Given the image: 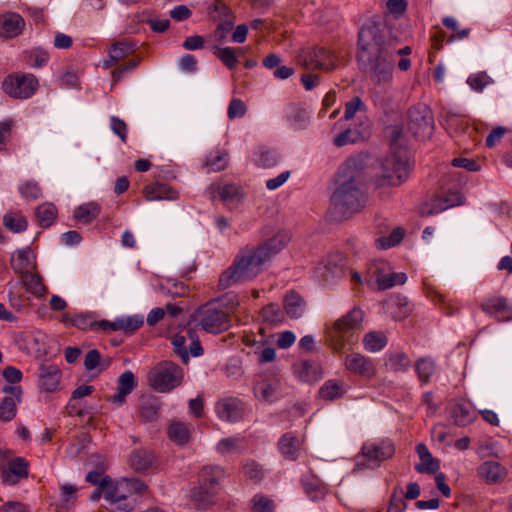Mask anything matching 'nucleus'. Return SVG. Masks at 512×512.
<instances>
[{
    "label": "nucleus",
    "mask_w": 512,
    "mask_h": 512,
    "mask_svg": "<svg viewBox=\"0 0 512 512\" xmlns=\"http://www.w3.org/2000/svg\"><path fill=\"white\" fill-rule=\"evenodd\" d=\"M3 222L5 227H7L9 230L15 233H19L26 230L28 225L26 219L23 216L17 214L5 215L3 218Z\"/></svg>",
    "instance_id": "47"
},
{
    "label": "nucleus",
    "mask_w": 512,
    "mask_h": 512,
    "mask_svg": "<svg viewBox=\"0 0 512 512\" xmlns=\"http://www.w3.org/2000/svg\"><path fill=\"white\" fill-rule=\"evenodd\" d=\"M39 82L30 73H13L7 75L2 82L3 92L14 99H28L38 90Z\"/></svg>",
    "instance_id": "8"
},
{
    "label": "nucleus",
    "mask_w": 512,
    "mask_h": 512,
    "mask_svg": "<svg viewBox=\"0 0 512 512\" xmlns=\"http://www.w3.org/2000/svg\"><path fill=\"white\" fill-rule=\"evenodd\" d=\"M335 185L330 199V213L334 220L342 221L350 218L365 207L368 195L361 160L347 159L336 173Z\"/></svg>",
    "instance_id": "2"
},
{
    "label": "nucleus",
    "mask_w": 512,
    "mask_h": 512,
    "mask_svg": "<svg viewBox=\"0 0 512 512\" xmlns=\"http://www.w3.org/2000/svg\"><path fill=\"white\" fill-rule=\"evenodd\" d=\"M35 214L39 224L47 228L53 224L57 215V209L52 203H44L37 207Z\"/></svg>",
    "instance_id": "38"
},
{
    "label": "nucleus",
    "mask_w": 512,
    "mask_h": 512,
    "mask_svg": "<svg viewBox=\"0 0 512 512\" xmlns=\"http://www.w3.org/2000/svg\"><path fill=\"white\" fill-rule=\"evenodd\" d=\"M363 102L359 97H354L345 105L344 118L350 120L354 117L355 113L362 107Z\"/></svg>",
    "instance_id": "63"
},
{
    "label": "nucleus",
    "mask_w": 512,
    "mask_h": 512,
    "mask_svg": "<svg viewBox=\"0 0 512 512\" xmlns=\"http://www.w3.org/2000/svg\"><path fill=\"white\" fill-rule=\"evenodd\" d=\"M94 319L91 314H78L71 318V326H75L81 330H93Z\"/></svg>",
    "instance_id": "61"
},
{
    "label": "nucleus",
    "mask_w": 512,
    "mask_h": 512,
    "mask_svg": "<svg viewBox=\"0 0 512 512\" xmlns=\"http://www.w3.org/2000/svg\"><path fill=\"white\" fill-rule=\"evenodd\" d=\"M100 360L101 354L99 351L96 349L90 350L85 356L84 366L88 371H91L99 365Z\"/></svg>",
    "instance_id": "64"
},
{
    "label": "nucleus",
    "mask_w": 512,
    "mask_h": 512,
    "mask_svg": "<svg viewBox=\"0 0 512 512\" xmlns=\"http://www.w3.org/2000/svg\"><path fill=\"white\" fill-rule=\"evenodd\" d=\"M17 399L13 396H6L0 403V419L3 421H11L16 416Z\"/></svg>",
    "instance_id": "46"
},
{
    "label": "nucleus",
    "mask_w": 512,
    "mask_h": 512,
    "mask_svg": "<svg viewBox=\"0 0 512 512\" xmlns=\"http://www.w3.org/2000/svg\"><path fill=\"white\" fill-rule=\"evenodd\" d=\"M214 54L222 61V63L229 69L236 67L238 63L235 49L231 47L216 48Z\"/></svg>",
    "instance_id": "48"
},
{
    "label": "nucleus",
    "mask_w": 512,
    "mask_h": 512,
    "mask_svg": "<svg viewBox=\"0 0 512 512\" xmlns=\"http://www.w3.org/2000/svg\"><path fill=\"white\" fill-rule=\"evenodd\" d=\"M468 84L474 90L481 91L485 88L490 82L491 78L485 72H480L474 75H471L468 80Z\"/></svg>",
    "instance_id": "60"
},
{
    "label": "nucleus",
    "mask_w": 512,
    "mask_h": 512,
    "mask_svg": "<svg viewBox=\"0 0 512 512\" xmlns=\"http://www.w3.org/2000/svg\"><path fill=\"white\" fill-rule=\"evenodd\" d=\"M276 390V384L267 381H260L254 385L255 396L266 402H272L274 400Z\"/></svg>",
    "instance_id": "44"
},
{
    "label": "nucleus",
    "mask_w": 512,
    "mask_h": 512,
    "mask_svg": "<svg viewBox=\"0 0 512 512\" xmlns=\"http://www.w3.org/2000/svg\"><path fill=\"white\" fill-rule=\"evenodd\" d=\"M205 166L213 172L224 170L228 166V153L225 151L211 153L205 161Z\"/></svg>",
    "instance_id": "45"
},
{
    "label": "nucleus",
    "mask_w": 512,
    "mask_h": 512,
    "mask_svg": "<svg viewBox=\"0 0 512 512\" xmlns=\"http://www.w3.org/2000/svg\"><path fill=\"white\" fill-rule=\"evenodd\" d=\"M215 410L219 418L227 422H237L242 419L244 414L243 403L233 397L218 401Z\"/></svg>",
    "instance_id": "16"
},
{
    "label": "nucleus",
    "mask_w": 512,
    "mask_h": 512,
    "mask_svg": "<svg viewBox=\"0 0 512 512\" xmlns=\"http://www.w3.org/2000/svg\"><path fill=\"white\" fill-rule=\"evenodd\" d=\"M411 365V360L404 352L392 353L385 362V367L393 372H405Z\"/></svg>",
    "instance_id": "36"
},
{
    "label": "nucleus",
    "mask_w": 512,
    "mask_h": 512,
    "mask_svg": "<svg viewBox=\"0 0 512 512\" xmlns=\"http://www.w3.org/2000/svg\"><path fill=\"white\" fill-rule=\"evenodd\" d=\"M415 369L420 381L427 383L435 372V362L429 357L420 358L415 363Z\"/></svg>",
    "instance_id": "41"
},
{
    "label": "nucleus",
    "mask_w": 512,
    "mask_h": 512,
    "mask_svg": "<svg viewBox=\"0 0 512 512\" xmlns=\"http://www.w3.org/2000/svg\"><path fill=\"white\" fill-rule=\"evenodd\" d=\"M404 237V230L400 227L395 228L388 237H380L377 239L378 246L381 249H388L399 244Z\"/></svg>",
    "instance_id": "49"
},
{
    "label": "nucleus",
    "mask_w": 512,
    "mask_h": 512,
    "mask_svg": "<svg viewBox=\"0 0 512 512\" xmlns=\"http://www.w3.org/2000/svg\"><path fill=\"white\" fill-rule=\"evenodd\" d=\"M154 461V455L148 450H134L130 457V466L136 471H145L149 469Z\"/></svg>",
    "instance_id": "30"
},
{
    "label": "nucleus",
    "mask_w": 512,
    "mask_h": 512,
    "mask_svg": "<svg viewBox=\"0 0 512 512\" xmlns=\"http://www.w3.org/2000/svg\"><path fill=\"white\" fill-rule=\"evenodd\" d=\"M19 190L25 198L30 200H36L41 196V189L36 182L26 181Z\"/></svg>",
    "instance_id": "58"
},
{
    "label": "nucleus",
    "mask_w": 512,
    "mask_h": 512,
    "mask_svg": "<svg viewBox=\"0 0 512 512\" xmlns=\"http://www.w3.org/2000/svg\"><path fill=\"white\" fill-rule=\"evenodd\" d=\"M394 454L395 446L389 439L365 443L355 457V468L363 470L379 467L381 462L390 459Z\"/></svg>",
    "instance_id": "6"
},
{
    "label": "nucleus",
    "mask_w": 512,
    "mask_h": 512,
    "mask_svg": "<svg viewBox=\"0 0 512 512\" xmlns=\"http://www.w3.org/2000/svg\"><path fill=\"white\" fill-rule=\"evenodd\" d=\"M246 111H247V107H246L245 103L239 98H234L231 100V102L228 106L227 115H228V118L230 120H232L235 118L243 117L246 114Z\"/></svg>",
    "instance_id": "54"
},
{
    "label": "nucleus",
    "mask_w": 512,
    "mask_h": 512,
    "mask_svg": "<svg viewBox=\"0 0 512 512\" xmlns=\"http://www.w3.org/2000/svg\"><path fill=\"white\" fill-rule=\"evenodd\" d=\"M364 313L353 308L326 329V344L334 351L341 352L346 345L356 341L355 332L361 326Z\"/></svg>",
    "instance_id": "5"
},
{
    "label": "nucleus",
    "mask_w": 512,
    "mask_h": 512,
    "mask_svg": "<svg viewBox=\"0 0 512 512\" xmlns=\"http://www.w3.org/2000/svg\"><path fill=\"white\" fill-rule=\"evenodd\" d=\"M192 428L189 423L172 420L168 426L167 434L171 441L183 446L190 441Z\"/></svg>",
    "instance_id": "25"
},
{
    "label": "nucleus",
    "mask_w": 512,
    "mask_h": 512,
    "mask_svg": "<svg viewBox=\"0 0 512 512\" xmlns=\"http://www.w3.org/2000/svg\"><path fill=\"white\" fill-rule=\"evenodd\" d=\"M194 317L201 328L208 333L218 334L230 327L229 314L223 309L217 308L213 303L199 308Z\"/></svg>",
    "instance_id": "10"
},
{
    "label": "nucleus",
    "mask_w": 512,
    "mask_h": 512,
    "mask_svg": "<svg viewBox=\"0 0 512 512\" xmlns=\"http://www.w3.org/2000/svg\"><path fill=\"white\" fill-rule=\"evenodd\" d=\"M344 366L348 372L364 378H373L376 375L374 361L358 352L347 354L344 359Z\"/></svg>",
    "instance_id": "12"
},
{
    "label": "nucleus",
    "mask_w": 512,
    "mask_h": 512,
    "mask_svg": "<svg viewBox=\"0 0 512 512\" xmlns=\"http://www.w3.org/2000/svg\"><path fill=\"white\" fill-rule=\"evenodd\" d=\"M481 308L485 313L496 316L499 321L511 318L512 307L508 304V300L505 297L489 298L481 304Z\"/></svg>",
    "instance_id": "20"
},
{
    "label": "nucleus",
    "mask_w": 512,
    "mask_h": 512,
    "mask_svg": "<svg viewBox=\"0 0 512 512\" xmlns=\"http://www.w3.org/2000/svg\"><path fill=\"white\" fill-rule=\"evenodd\" d=\"M251 509L253 512H272L274 503L263 495H255L251 499Z\"/></svg>",
    "instance_id": "52"
},
{
    "label": "nucleus",
    "mask_w": 512,
    "mask_h": 512,
    "mask_svg": "<svg viewBox=\"0 0 512 512\" xmlns=\"http://www.w3.org/2000/svg\"><path fill=\"white\" fill-rule=\"evenodd\" d=\"M345 393L344 383L340 380H328L319 389V395L325 400H335Z\"/></svg>",
    "instance_id": "34"
},
{
    "label": "nucleus",
    "mask_w": 512,
    "mask_h": 512,
    "mask_svg": "<svg viewBox=\"0 0 512 512\" xmlns=\"http://www.w3.org/2000/svg\"><path fill=\"white\" fill-rule=\"evenodd\" d=\"M297 63L305 68L331 71L336 67V57L325 48L301 49L296 56Z\"/></svg>",
    "instance_id": "11"
},
{
    "label": "nucleus",
    "mask_w": 512,
    "mask_h": 512,
    "mask_svg": "<svg viewBox=\"0 0 512 512\" xmlns=\"http://www.w3.org/2000/svg\"><path fill=\"white\" fill-rule=\"evenodd\" d=\"M223 469L219 466H206L200 474L201 484L212 488L223 477Z\"/></svg>",
    "instance_id": "42"
},
{
    "label": "nucleus",
    "mask_w": 512,
    "mask_h": 512,
    "mask_svg": "<svg viewBox=\"0 0 512 512\" xmlns=\"http://www.w3.org/2000/svg\"><path fill=\"white\" fill-rule=\"evenodd\" d=\"M182 378V369L171 361L160 362L149 373L150 385L161 393L169 392L180 385Z\"/></svg>",
    "instance_id": "7"
},
{
    "label": "nucleus",
    "mask_w": 512,
    "mask_h": 512,
    "mask_svg": "<svg viewBox=\"0 0 512 512\" xmlns=\"http://www.w3.org/2000/svg\"><path fill=\"white\" fill-rule=\"evenodd\" d=\"M389 270L390 269L387 262L382 260L374 261L368 267L365 280L369 284L376 282L378 284V288L381 290L382 279L387 278Z\"/></svg>",
    "instance_id": "29"
},
{
    "label": "nucleus",
    "mask_w": 512,
    "mask_h": 512,
    "mask_svg": "<svg viewBox=\"0 0 512 512\" xmlns=\"http://www.w3.org/2000/svg\"><path fill=\"white\" fill-rule=\"evenodd\" d=\"M409 172L407 150L405 148H393L379 161V167L375 174V184L378 187L399 186L408 179Z\"/></svg>",
    "instance_id": "4"
},
{
    "label": "nucleus",
    "mask_w": 512,
    "mask_h": 512,
    "mask_svg": "<svg viewBox=\"0 0 512 512\" xmlns=\"http://www.w3.org/2000/svg\"><path fill=\"white\" fill-rule=\"evenodd\" d=\"M161 402L152 395H143L139 399L138 412L143 422H155L159 418Z\"/></svg>",
    "instance_id": "22"
},
{
    "label": "nucleus",
    "mask_w": 512,
    "mask_h": 512,
    "mask_svg": "<svg viewBox=\"0 0 512 512\" xmlns=\"http://www.w3.org/2000/svg\"><path fill=\"white\" fill-rule=\"evenodd\" d=\"M256 162L258 166L263 168L273 167L277 163L276 153L268 149H261Z\"/></svg>",
    "instance_id": "57"
},
{
    "label": "nucleus",
    "mask_w": 512,
    "mask_h": 512,
    "mask_svg": "<svg viewBox=\"0 0 512 512\" xmlns=\"http://www.w3.org/2000/svg\"><path fill=\"white\" fill-rule=\"evenodd\" d=\"M242 444H243V441L240 438H237V437L224 438L219 441V443L217 445V450L222 454H226V453H230V452L242 449L243 448Z\"/></svg>",
    "instance_id": "51"
},
{
    "label": "nucleus",
    "mask_w": 512,
    "mask_h": 512,
    "mask_svg": "<svg viewBox=\"0 0 512 512\" xmlns=\"http://www.w3.org/2000/svg\"><path fill=\"white\" fill-rule=\"evenodd\" d=\"M214 494L210 487L201 484L191 491V500L196 509H205L213 504Z\"/></svg>",
    "instance_id": "28"
},
{
    "label": "nucleus",
    "mask_w": 512,
    "mask_h": 512,
    "mask_svg": "<svg viewBox=\"0 0 512 512\" xmlns=\"http://www.w3.org/2000/svg\"><path fill=\"white\" fill-rule=\"evenodd\" d=\"M344 259L341 254L329 255L316 268V273L324 282H330L333 279L344 275Z\"/></svg>",
    "instance_id": "15"
},
{
    "label": "nucleus",
    "mask_w": 512,
    "mask_h": 512,
    "mask_svg": "<svg viewBox=\"0 0 512 512\" xmlns=\"http://www.w3.org/2000/svg\"><path fill=\"white\" fill-rule=\"evenodd\" d=\"M121 486L130 493L142 494L147 490V485L139 478H127L121 482Z\"/></svg>",
    "instance_id": "55"
},
{
    "label": "nucleus",
    "mask_w": 512,
    "mask_h": 512,
    "mask_svg": "<svg viewBox=\"0 0 512 512\" xmlns=\"http://www.w3.org/2000/svg\"><path fill=\"white\" fill-rule=\"evenodd\" d=\"M407 128L416 139H429L434 131V118L431 109L425 104L412 106L408 110Z\"/></svg>",
    "instance_id": "9"
},
{
    "label": "nucleus",
    "mask_w": 512,
    "mask_h": 512,
    "mask_svg": "<svg viewBox=\"0 0 512 512\" xmlns=\"http://www.w3.org/2000/svg\"><path fill=\"white\" fill-rule=\"evenodd\" d=\"M262 320L268 324H278L284 319V313L282 312L279 305L270 303L263 307L260 311Z\"/></svg>",
    "instance_id": "43"
},
{
    "label": "nucleus",
    "mask_w": 512,
    "mask_h": 512,
    "mask_svg": "<svg viewBox=\"0 0 512 512\" xmlns=\"http://www.w3.org/2000/svg\"><path fill=\"white\" fill-rule=\"evenodd\" d=\"M451 417L457 426H467L475 420V416L464 404H455L451 408Z\"/></svg>",
    "instance_id": "39"
},
{
    "label": "nucleus",
    "mask_w": 512,
    "mask_h": 512,
    "mask_svg": "<svg viewBox=\"0 0 512 512\" xmlns=\"http://www.w3.org/2000/svg\"><path fill=\"white\" fill-rule=\"evenodd\" d=\"M137 386L134 374L127 370L123 372L117 379V392L108 398V401L121 406L129 395Z\"/></svg>",
    "instance_id": "18"
},
{
    "label": "nucleus",
    "mask_w": 512,
    "mask_h": 512,
    "mask_svg": "<svg viewBox=\"0 0 512 512\" xmlns=\"http://www.w3.org/2000/svg\"><path fill=\"white\" fill-rule=\"evenodd\" d=\"M110 122L112 131L121 139L123 143H125L127 141L128 130L126 123L116 116H112Z\"/></svg>",
    "instance_id": "62"
},
{
    "label": "nucleus",
    "mask_w": 512,
    "mask_h": 512,
    "mask_svg": "<svg viewBox=\"0 0 512 512\" xmlns=\"http://www.w3.org/2000/svg\"><path fill=\"white\" fill-rule=\"evenodd\" d=\"M406 280H407V276L405 273L388 272L387 278L382 279L381 290L389 289L395 285L404 284L406 282Z\"/></svg>",
    "instance_id": "59"
},
{
    "label": "nucleus",
    "mask_w": 512,
    "mask_h": 512,
    "mask_svg": "<svg viewBox=\"0 0 512 512\" xmlns=\"http://www.w3.org/2000/svg\"><path fill=\"white\" fill-rule=\"evenodd\" d=\"M387 344V337L381 331H371L363 338L364 348L369 352L382 350Z\"/></svg>",
    "instance_id": "35"
},
{
    "label": "nucleus",
    "mask_w": 512,
    "mask_h": 512,
    "mask_svg": "<svg viewBox=\"0 0 512 512\" xmlns=\"http://www.w3.org/2000/svg\"><path fill=\"white\" fill-rule=\"evenodd\" d=\"M132 52L133 46L131 44L119 42L111 47L109 57L112 59V62H118L130 55Z\"/></svg>",
    "instance_id": "50"
},
{
    "label": "nucleus",
    "mask_w": 512,
    "mask_h": 512,
    "mask_svg": "<svg viewBox=\"0 0 512 512\" xmlns=\"http://www.w3.org/2000/svg\"><path fill=\"white\" fill-rule=\"evenodd\" d=\"M144 196L149 201L155 200H176L178 192L166 184L152 183L146 185L143 189Z\"/></svg>",
    "instance_id": "26"
},
{
    "label": "nucleus",
    "mask_w": 512,
    "mask_h": 512,
    "mask_svg": "<svg viewBox=\"0 0 512 512\" xmlns=\"http://www.w3.org/2000/svg\"><path fill=\"white\" fill-rule=\"evenodd\" d=\"M61 371L55 364L44 363L39 368V385L47 392L55 391L60 383Z\"/></svg>",
    "instance_id": "19"
},
{
    "label": "nucleus",
    "mask_w": 512,
    "mask_h": 512,
    "mask_svg": "<svg viewBox=\"0 0 512 512\" xmlns=\"http://www.w3.org/2000/svg\"><path fill=\"white\" fill-rule=\"evenodd\" d=\"M21 280L26 290L36 296H43L46 293V287L39 274L26 271L21 274Z\"/></svg>",
    "instance_id": "33"
},
{
    "label": "nucleus",
    "mask_w": 512,
    "mask_h": 512,
    "mask_svg": "<svg viewBox=\"0 0 512 512\" xmlns=\"http://www.w3.org/2000/svg\"><path fill=\"white\" fill-rule=\"evenodd\" d=\"M11 267L20 275L29 271L33 267V261L31 259V251L29 248L17 250L11 257Z\"/></svg>",
    "instance_id": "31"
},
{
    "label": "nucleus",
    "mask_w": 512,
    "mask_h": 512,
    "mask_svg": "<svg viewBox=\"0 0 512 512\" xmlns=\"http://www.w3.org/2000/svg\"><path fill=\"white\" fill-rule=\"evenodd\" d=\"M279 450L282 455L289 460H295L298 457L300 449L299 439L291 433H285L279 440Z\"/></svg>",
    "instance_id": "27"
},
{
    "label": "nucleus",
    "mask_w": 512,
    "mask_h": 512,
    "mask_svg": "<svg viewBox=\"0 0 512 512\" xmlns=\"http://www.w3.org/2000/svg\"><path fill=\"white\" fill-rule=\"evenodd\" d=\"M100 487L103 489L104 498L110 503L112 506L115 502L121 500L123 493H120L121 485H115L109 476H105L100 483Z\"/></svg>",
    "instance_id": "40"
},
{
    "label": "nucleus",
    "mask_w": 512,
    "mask_h": 512,
    "mask_svg": "<svg viewBox=\"0 0 512 512\" xmlns=\"http://www.w3.org/2000/svg\"><path fill=\"white\" fill-rule=\"evenodd\" d=\"M29 463L22 457L11 458L7 466L0 472L4 484L16 485L29 475Z\"/></svg>",
    "instance_id": "14"
},
{
    "label": "nucleus",
    "mask_w": 512,
    "mask_h": 512,
    "mask_svg": "<svg viewBox=\"0 0 512 512\" xmlns=\"http://www.w3.org/2000/svg\"><path fill=\"white\" fill-rule=\"evenodd\" d=\"M296 377L306 383H313L322 377V367L320 364L310 360H302L293 365Z\"/></svg>",
    "instance_id": "21"
},
{
    "label": "nucleus",
    "mask_w": 512,
    "mask_h": 512,
    "mask_svg": "<svg viewBox=\"0 0 512 512\" xmlns=\"http://www.w3.org/2000/svg\"><path fill=\"white\" fill-rule=\"evenodd\" d=\"M208 197L215 200L217 197L226 203H240L244 197L242 188L233 183H212L207 188Z\"/></svg>",
    "instance_id": "13"
},
{
    "label": "nucleus",
    "mask_w": 512,
    "mask_h": 512,
    "mask_svg": "<svg viewBox=\"0 0 512 512\" xmlns=\"http://www.w3.org/2000/svg\"><path fill=\"white\" fill-rule=\"evenodd\" d=\"M242 469L244 475L254 482L260 481L263 477L261 466L253 460L245 462Z\"/></svg>",
    "instance_id": "53"
},
{
    "label": "nucleus",
    "mask_w": 512,
    "mask_h": 512,
    "mask_svg": "<svg viewBox=\"0 0 512 512\" xmlns=\"http://www.w3.org/2000/svg\"><path fill=\"white\" fill-rule=\"evenodd\" d=\"M194 332L195 329L190 326L183 327L171 338V343L173 345L175 354H177L185 364H187L189 361V354L187 351L186 343L189 342L192 337H194Z\"/></svg>",
    "instance_id": "24"
},
{
    "label": "nucleus",
    "mask_w": 512,
    "mask_h": 512,
    "mask_svg": "<svg viewBox=\"0 0 512 512\" xmlns=\"http://www.w3.org/2000/svg\"><path fill=\"white\" fill-rule=\"evenodd\" d=\"M415 469L418 473L433 474L439 469V463L430 454V457L420 458V463L415 466Z\"/></svg>",
    "instance_id": "56"
},
{
    "label": "nucleus",
    "mask_w": 512,
    "mask_h": 512,
    "mask_svg": "<svg viewBox=\"0 0 512 512\" xmlns=\"http://www.w3.org/2000/svg\"><path fill=\"white\" fill-rule=\"evenodd\" d=\"M25 27L22 16L16 12H6L0 15V36L14 38L20 35Z\"/></svg>",
    "instance_id": "17"
},
{
    "label": "nucleus",
    "mask_w": 512,
    "mask_h": 512,
    "mask_svg": "<svg viewBox=\"0 0 512 512\" xmlns=\"http://www.w3.org/2000/svg\"><path fill=\"white\" fill-rule=\"evenodd\" d=\"M397 38L386 22L368 21L358 33L357 61L365 77L375 86L392 83Z\"/></svg>",
    "instance_id": "1"
},
{
    "label": "nucleus",
    "mask_w": 512,
    "mask_h": 512,
    "mask_svg": "<svg viewBox=\"0 0 512 512\" xmlns=\"http://www.w3.org/2000/svg\"><path fill=\"white\" fill-rule=\"evenodd\" d=\"M286 314L291 318H299L304 312V301L299 294L290 291L284 298Z\"/></svg>",
    "instance_id": "32"
},
{
    "label": "nucleus",
    "mask_w": 512,
    "mask_h": 512,
    "mask_svg": "<svg viewBox=\"0 0 512 512\" xmlns=\"http://www.w3.org/2000/svg\"><path fill=\"white\" fill-rule=\"evenodd\" d=\"M289 240V235L281 231L257 247L242 249L235 257L232 265L220 275L219 289L225 290L255 278L262 271V266L279 253Z\"/></svg>",
    "instance_id": "3"
},
{
    "label": "nucleus",
    "mask_w": 512,
    "mask_h": 512,
    "mask_svg": "<svg viewBox=\"0 0 512 512\" xmlns=\"http://www.w3.org/2000/svg\"><path fill=\"white\" fill-rule=\"evenodd\" d=\"M100 213V208L94 203L79 206L74 211V217L83 224H90Z\"/></svg>",
    "instance_id": "37"
},
{
    "label": "nucleus",
    "mask_w": 512,
    "mask_h": 512,
    "mask_svg": "<svg viewBox=\"0 0 512 512\" xmlns=\"http://www.w3.org/2000/svg\"><path fill=\"white\" fill-rule=\"evenodd\" d=\"M478 475L488 484L501 482L507 476V470L500 463L485 461L478 467Z\"/></svg>",
    "instance_id": "23"
}]
</instances>
